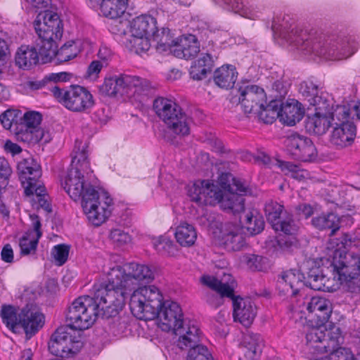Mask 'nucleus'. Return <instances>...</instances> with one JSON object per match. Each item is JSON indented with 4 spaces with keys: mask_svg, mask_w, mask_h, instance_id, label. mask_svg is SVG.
Instances as JSON below:
<instances>
[{
    "mask_svg": "<svg viewBox=\"0 0 360 360\" xmlns=\"http://www.w3.org/2000/svg\"><path fill=\"white\" fill-rule=\"evenodd\" d=\"M132 314L141 320H159L160 328L173 330L184 321L180 305L172 301L163 302V296L155 285L141 287L133 292L129 301Z\"/></svg>",
    "mask_w": 360,
    "mask_h": 360,
    "instance_id": "obj_1",
    "label": "nucleus"
},
{
    "mask_svg": "<svg viewBox=\"0 0 360 360\" xmlns=\"http://www.w3.org/2000/svg\"><path fill=\"white\" fill-rule=\"evenodd\" d=\"M86 143L76 140L72 151L71 167L68 169L61 184L70 197L77 201L84 200L86 194L96 190L85 180V175L91 172L88 160Z\"/></svg>",
    "mask_w": 360,
    "mask_h": 360,
    "instance_id": "obj_2",
    "label": "nucleus"
},
{
    "mask_svg": "<svg viewBox=\"0 0 360 360\" xmlns=\"http://www.w3.org/2000/svg\"><path fill=\"white\" fill-rule=\"evenodd\" d=\"M289 44L295 46L304 54H314L328 60H339L337 46L331 44V40L316 30L292 29L290 32L281 33Z\"/></svg>",
    "mask_w": 360,
    "mask_h": 360,
    "instance_id": "obj_3",
    "label": "nucleus"
},
{
    "mask_svg": "<svg viewBox=\"0 0 360 360\" xmlns=\"http://www.w3.org/2000/svg\"><path fill=\"white\" fill-rule=\"evenodd\" d=\"M112 268L108 275V281L105 283L94 286V300L98 304V310L102 319H109L115 316L122 309L126 300V295L129 292V288L124 286L122 278L117 276V283L112 276L115 273Z\"/></svg>",
    "mask_w": 360,
    "mask_h": 360,
    "instance_id": "obj_4",
    "label": "nucleus"
},
{
    "mask_svg": "<svg viewBox=\"0 0 360 360\" xmlns=\"http://www.w3.org/2000/svg\"><path fill=\"white\" fill-rule=\"evenodd\" d=\"M153 109L172 133L179 136L189 134L191 120L174 101L158 97L153 101Z\"/></svg>",
    "mask_w": 360,
    "mask_h": 360,
    "instance_id": "obj_5",
    "label": "nucleus"
},
{
    "mask_svg": "<svg viewBox=\"0 0 360 360\" xmlns=\"http://www.w3.org/2000/svg\"><path fill=\"white\" fill-rule=\"evenodd\" d=\"M50 91L58 103L72 112H88L95 105L91 92L79 85H71L67 89L55 85Z\"/></svg>",
    "mask_w": 360,
    "mask_h": 360,
    "instance_id": "obj_6",
    "label": "nucleus"
},
{
    "mask_svg": "<svg viewBox=\"0 0 360 360\" xmlns=\"http://www.w3.org/2000/svg\"><path fill=\"white\" fill-rule=\"evenodd\" d=\"M94 300L90 296H82L75 300L66 314L68 325L76 330L90 328L98 316H101Z\"/></svg>",
    "mask_w": 360,
    "mask_h": 360,
    "instance_id": "obj_7",
    "label": "nucleus"
},
{
    "mask_svg": "<svg viewBox=\"0 0 360 360\" xmlns=\"http://www.w3.org/2000/svg\"><path fill=\"white\" fill-rule=\"evenodd\" d=\"M150 89V84L146 79L125 74L106 78L100 86L101 93L109 96H114L118 94H147Z\"/></svg>",
    "mask_w": 360,
    "mask_h": 360,
    "instance_id": "obj_8",
    "label": "nucleus"
},
{
    "mask_svg": "<svg viewBox=\"0 0 360 360\" xmlns=\"http://www.w3.org/2000/svg\"><path fill=\"white\" fill-rule=\"evenodd\" d=\"M48 347L53 355L69 358L79 352L82 342L80 335H76V330L67 325L56 329L51 337Z\"/></svg>",
    "mask_w": 360,
    "mask_h": 360,
    "instance_id": "obj_9",
    "label": "nucleus"
},
{
    "mask_svg": "<svg viewBox=\"0 0 360 360\" xmlns=\"http://www.w3.org/2000/svg\"><path fill=\"white\" fill-rule=\"evenodd\" d=\"M115 274L112 276L115 278L117 283L119 276L124 286L131 290L136 291L139 289V287L141 282L150 283L154 279V273L152 269L147 265L139 264L136 262H128L122 266L117 265L112 267Z\"/></svg>",
    "mask_w": 360,
    "mask_h": 360,
    "instance_id": "obj_10",
    "label": "nucleus"
},
{
    "mask_svg": "<svg viewBox=\"0 0 360 360\" xmlns=\"http://www.w3.org/2000/svg\"><path fill=\"white\" fill-rule=\"evenodd\" d=\"M20 120L18 127L13 129L17 140L28 144H34L42 140L44 131L39 127L42 120L41 113L37 111L22 113L20 110Z\"/></svg>",
    "mask_w": 360,
    "mask_h": 360,
    "instance_id": "obj_11",
    "label": "nucleus"
},
{
    "mask_svg": "<svg viewBox=\"0 0 360 360\" xmlns=\"http://www.w3.org/2000/svg\"><path fill=\"white\" fill-rule=\"evenodd\" d=\"M17 172L26 195L30 196L34 192L40 193L42 191V185L39 181L41 176V167L32 157L24 158L19 161Z\"/></svg>",
    "mask_w": 360,
    "mask_h": 360,
    "instance_id": "obj_12",
    "label": "nucleus"
},
{
    "mask_svg": "<svg viewBox=\"0 0 360 360\" xmlns=\"http://www.w3.org/2000/svg\"><path fill=\"white\" fill-rule=\"evenodd\" d=\"M224 193L209 180H198L188 186V195L199 205H215L221 203Z\"/></svg>",
    "mask_w": 360,
    "mask_h": 360,
    "instance_id": "obj_13",
    "label": "nucleus"
},
{
    "mask_svg": "<svg viewBox=\"0 0 360 360\" xmlns=\"http://www.w3.org/2000/svg\"><path fill=\"white\" fill-rule=\"evenodd\" d=\"M229 279L226 282L218 280L210 276H203L202 283L214 292H207L205 296L206 302L214 308H218L224 304V298L233 300L234 296L235 281L231 276L228 274Z\"/></svg>",
    "mask_w": 360,
    "mask_h": 360,
    "instance_id": "obj_14",
    "label": "nucleus"
},
{
    "mask_svg": "<svg viewBox=\"0 0 360 360\" xmlns=\"http://www.w3.org/2000/svg\"><path fill=\"white\" fill-rule=\"evenodd\" d=\"M38 38L60 40L63 35V23L58 15L46 11L39 13L34 21Z\"/></svg>",
    "mask_w": 360,
    "mask_h": 360,
    "instance_id": "obj_15",
    "label": "nucleus"
},
{
    "mask_svg": "<svg viewBox=\"0 0 360 360\" xmlns=\"http://www.w3.org/2000/svg\"><path fill=\"white\" fill-rule=\"evenodd\" d=\"M335 253L332 263L333 271L341 281H351L360 275V256L353 252Z\"/></svg>",
    "mask_w": 360,
    "mask_h": 360,
    "instance_id": "obj_16",
    "label": "nucleus"
},
{
    "mask_svg": "<svg viewBox=\"0 0 360 360\" xmlns=\"http://www.w3.org/2000/svg\"><path fill=\"white\" fill-rule=\"evenodd\" d=\"M286 146L289 154L296 160L313 162L318 155L312 141L298 134H292L287 139Z\"/></svg>",
    "mask_w": 360,
    "mask_h": 360,
    "instance_id": "obj_17",
    "label": "nucleus"
},
{
    "mask_svg": "<svg viewBox=\"0 0 360 360\" xmlns=\"http://www.w3.org/2000/svg\"><path fill=\"white\" fill-rule=\"evenodd\" d=\"M238 101L245 114L254 115L263 108L266 95L263 89L256 85L240 86L238 89Z\"/></svg>",
    "mask_w": 360,
    "mask_h": 360,
    "instance_id": "obj_18",
    "label": "nucleus"
},
{
    "mask_svg": "<svg viewBox=\"0 0 360 360\" xmlns=\"http://www.w3.org/2000/svg\"><path fill=\"white\" fill-rule=\"evenodd\" d=\"M100 195L97 191L86 194L81 201L82 207L89 221L94 226L102 224L110 216L111 210L101 206Z\"/></svg>",
    "mask_w": 360,
    "mask_h": 360,
    "instance_id": "obj_19",
    "label": "nucleus"
},
{
    "mask_svg": "<svg viewBox=\"0 0 360 360\" xmlns=\"http://www.w3.org/2000/svg\"><path fill=\"white\" fill-rule=\"evenodd\" d=\"M20 323L27 339H30L44 325V315L33 305H26L20 312Z\"/></svg>",
    "mask_w": 360,
    "mask_h": 360,
    "instance_id": "obj_20",
    "label": "nucleus"
},
{
    "mask_svg": "<svg viewBox=\"0 0 360 360\" xmlns=\"http://www.w3.org/2000/svg\"><path fill=\"white\" fill-rule=\"evenodd\" d=\"M304 275L296 269H290L282 273L277 281V288L281 295L290 294L296 296L301 287L304 285Z\"/></svg>",
    "mask_w": 360,
    "mask_h": 360,
    "instance_id": "obj_21",
    "label": "nucleus"
},
{
    "mask_svg": "<svg viewBox=\"0 0 360 360\" xmlns=\"http://www.w3.org/2000/svg\"><path fill=\"white\" fill-rule=\"evenodd\" d=\"M233 316L235 321H238L245 327L250 326L256 316V307L250 299L240 296H233Z\"/></svg>",
    "mask_w": 360,
    "mask_h": 360,
    "instance_id": "obj_22",
    "label": "nucleus"
},
{
    "mask_svg": "<svg viewBox=\"0 0 360 360\" xmlns=\"http://www.w3.org/2000/svg\"><path fill=\"white\" fill-rule=\"evenodd\" d=\"M330 136V143L337 149L349 146L356 136V126L351 122L335 123Z\"/></svg>",
    "mask_w": 360,
    "mask_h": 360,
    "instance_id": "obj_23",
    "label": "nucleus"
},
{
    "mask_svg": "<svg viewBox=\"0 0 360 360\" xmlns=\"http://www.w3.org/2000/svg\"><path fill=\"white\" fill-rule=\"evenodd\" d=\"M174 333L179 336L177 346L181 349H186L191 345L200 342V329L191 321H184L180 326L173 330Z\"/></svg>",
    "mask_w": 360,
    "mask_h": 360,
    "instance_id": "obj_24",
    "label": "nucleus"
},
{
    "mask_svg": "<svg viewBox=\"0 0 360 360\" xmlns=\"http://www.w3.org/2000/svg\"><path fill=\"white\" fill-rule=\"evenodd\" d=\"M303 306L306 307L309 313L314 314L318 324L324 325L329 320L332 311L329 300L319 296H307L304 299Z\"/></svg>",
    "mask_w": 360,
    "mask_h": 360,
    "instance_id": "obj_25",
    "label": "nucleus"
},
{
    "mask_svg": "<svg viewBox=\"0 0 360 360\" xmlns=\"http://www.w3.org/2000/svg\"><path fill=\"white\" fill-rule=\"evenodd\" d=\"M200 51V44L195 37L189 35L178 39L173 46L172 53L177 58L189 60L195 57Z\"/></svg>",
    "mask_w": 360,
    "mask_h": 360,
    "instance_id": "obj_26",
    "label": "nucleus"
},
{
    "mask_svg": "<svg viewBox=\"0 0 360 360\" xmlns=\"http://www.w3.org/2000/svg\"><path fill=\"white\" fill-rule=\"evenodd\" d=\"M279 110L281 121L289 126H293L300 122L304 113L301 103L294 100L290 103H281L280 102Z\"/></svg>",
    "mask_w": 360,
    "mask_h": 360,
    "instance_id": "obj_27",
    "label": "nucleus"
},
{
    "mask_svg": "<svg viewBox=\"0 0 360 360\" xmlns=\"http://www.w3.org/2000/svg\"><path fill=\"white\" fill-rule=\"evenodd\" d=\"M158 30L156 20L149 15H141L132 21L131 33L136 36L152 37Z\"/></svg>",
    "mask_w": 360,
    "mask_h": 360,
    "instance_id": "obj_28",
    "label": "nucleus"
},
{
    "mask_svg": "<svg viewBox=\"0 0 360 360\" xmlns=\"http://www.w3.org/2000/svg\"><path fill=\"white\" fill-rule=\"evenodd\" d=\"M264 340L259 334H247L243 340V353L248 360H257L264 347Z\"/></svg>",
    "mask_w": 360,
    "mask_h": 360,
    "instance_id": "obj_29",
    "label": "nucleus"
},
{
    "mask_svg": "<svg viewBox=\"0 0 360 360\" xmlns=\"http://www.w3.org/2000/svg\"><path fill=\"white\" fill-rule=\"evenodd\" d=\"M217 4L226 6L227 8L236 13L249 19L255 20L258 17L253 5L248 0H213Z\"/></svg>",
    "mask_w": 360,
    "mask_h": 360,
    "instance_id": "obj_30",
    "label": "nucleus"
},
{
    "mask_svg": "<svg viewBox=\"0 0 360 360\" xmlns=\"http://www.w3.org/2000/svg\"><path fill=\"white\" fill-rule=\"evenodd\" d=\"M238 72L232 65H223L214 72L213 79L220 88L231 89L233 87L237 79Z\"/></svg>",
    "mask_w": 360,
    "mask_h": 360,
    "instance_id": "obj_31",
    "label": "nucleus"
},
{
    "mask_svg": "<svg viewBox=\"0 0 360 360\" xmlns=\"http://www.w3.org/2000/svg\"><path fill=\"white\" fill-rule=\"evenodd\" d=\"M39 59L38 53L32 46H21L15 57L16 65L23 70H29L36 65Z\"/></svg>",
    "mask_w": 360,
    "mask_h": 360,
    "instance_id": "obj_32",
    "label": "nucleus"
},
{
    "mask_svg": "<svg viewBox=\"0 0 360 360\" xmlns=\"http://www.w3.org/2000/svg\"><path fill=\"white\" fill-rule=\"evenodd\" d=\"M340 217L333 212L322 213L311 219V224L319 230H331L333 236L340 227Z\"/></svg>",
    "mask_w": 360,
    "mask_h": 360,
    "instance_id": "obj_33",
    "label": "nucleus"
},
{
    "mask_svg": "<svg viewBox=\"0 0 360 360\" xmlns=\"http://www.w3.org/2000/svg\"><path fill=\"white\" fill-rule=\"evenodd\" d=\"M244 193L229 191L224 193L220 203L222 210L233 214L240 213L245 210Z\"/></svg>",
    "mask_w": 360,
    "mask_h": 360,
    "instance_id": "obj_34",
    "label": "nucleus"
},
{
    "mask_svg": "<svg viewBox=\"0 0 360 360\" xmlns=\"http://www.w3.org/2000/svg\"><path fill=\"white\" fill-rule=\"evenodd\" d=\"M330 125V117L326 115L314 113L311 116H308L305 121L306 129L309 133L319 136L325 134Z\"/></svg>",
    "mask_w": 360,
    "mask_h": 360,
    "instance_id": "obj_35",
    "label": "nucleus"
},
{
    "mask_svg": "<svg viewBox=\"0 0 360 360\" xmlns=\"http://www.w3.org/2000/svg\"><path fill=\"white\" fill-rule=\"evenodd\" d=\"M57 41L38 38L35 44L32 45L43 63L51 61L56 55L58 47Z\"/></svg>",
    "mask_w": 360,
    "mask_h": 360,
    "instance_id": "obj_36",
    "label": "nucleus"
},
{
    "mask_svg": "<svg viewBox=\"0 0 360 360\" xmlns=\"http://www.w3.org/2000/svg\"><path fill=\"white\" fill-rule=\"evenodd\" d=\"M175 238L181 246L190 247L195 243L197 233L193 225L184 222L176 227Z\"/></svg>",
    "mask_w": 360,
    "mask_h": 360,
    "instance_id": "obj_37",
    "label": "nucleus"
},
{
    "mask_svg": "<svg viewBox=\"0 0 360 360\" xmlns=\"http://www.w3.org/2000/svg\"><path fill=\"white\" fill-rule=\"evenodd\" d=\"M128 0H103L101 10L103 14L112 19L124 14Z\"/></svg>",
    "mask_w": 360,
    "mask_h": 360,
    "instance_id": "obj_38",
    "label": "nucleus"
},
{
    "mask_svg": "<svg viewBox=\"0 0 360 360\" xmlns=\"http://www.w3.org/2000/svg\"><path fill=\"white\" fill-rule=\"evenodd\" d=\"M280 101L272 100L266 106L263 103V108L253 115H255L259 120L265 124H272L276 120L280 118Z\"/></svg>",
    "mask_w": 360,
    "mask_h": 360,
    "instance_id": "obj_39",
    "label": "nucleus"
},
{
    "mask_svg": "<svg viewBox=\"0 0 360 360\" xmlns=\"http://www.w3.org/2000/svg\"><path fill=\"white\" fill-rule=\"evenodd\" d=\"M244 223L248 231L251 235L259 234L264 228V218L256 210H252L245 214Z\"/></svg>",
    "mask_w": 360,
    "mask_h": 360,
    "instance_id": "obj_40",
    "label": "nucleus"
},
{
    "mask_svg": "<svg viewBox=\"0 0 360 360\" xmlns=\"http://www.w3.org/2000/svg\"><path fill=\"white\" fill-rule=\"evenodd\" d=\"M152 37L158 51L162 53L169 51L172 53L173 46L176 42L172 39L168 28H162L160 33L157 30Z\"/></svg>",
    "mask_w": 360,
    "mask_h": 360,
    "instance_id": "obj_41",
    "label": "nucleus"
},
{
    "mask_svg": "<svg viewBox=\"0 0 360 360\" xmlns=\"http://www.w3.org/2000/svg\"><path fill=\"white\" fill-rule=\"evenodd\" d=\"M272 228L276 232H282L285 235L292 236L297 232L299 226L294 220L292 215L285 212L283 217L275 223Z\"/></svg>",
    "mask_w": 360,
    "mask_h": 360,
    "instance_id": "obj_42",
    "label": "nucleus"
},
{
    "mask_svg": "<svg viewBox=\"0 0 360 360\" xmlns=\"http://www.w3.org/2000/svg\"><path fill=\"white\" fill-rule=\"evenodd\" d=\"M3 323L11 331L15 333L20 323V313L11 305H3L1 310Z\"/></svg>",
    "mask_w": 360,
    "mask_h": 360,
    "instance_id": "obj_43",
    "label": "nucleus"
},
{
    "mask_svg": "<svg viewBox=\"0 0 360 360\" xmlns=\"http://www.w3.org/2000/svg\"><path fill=\"white\" fill-rule=\"evenodd\" d=\"M127 46L131 52L136 54L141 55L146 53L150 47L149 37L132 34L127 41Z\"/></svg>",
    "mask_w": 360,
    "mask_h": 360,
    "instance_id": "obj_44",
    "label": "nucleus"
},
{
    "mask_svg": "<svg viewBox=\"0 0 360 360\" xmlns=\"http://www.w3.org/2000/svg\"><path fill=\"white\" fill-rule=\"evenodd\" d=\"M39 239L34 236V231H27L20 239L19 246L22 255L34 254Z\"/></svg>",
    "mask_w": 360,
    "mask_h": 360,
    "instance_id": "obj_45",
    "label": "nucleus"
},
{
    "mask_svg": "<svg viewBox=\"0 0 360 360\" xmlns=\"http://www.w3.org/2000/svg\"><path fill=\"white\" fill-rule=\"evenodd\" d=\"M219 183L223 188L229 191L245 193V186L233 177L230 173H222L219 177Z\"/></svg>",
    "mask_w": 360,
    "mask_h": 360,
    "instance_id": "obj_46",
    "label": "nucleus"
},
{
    "mask_svg": "<svg viewBox=\"0 0 360 360\" xmlns=\"http://www.w3.org/2000/svg\"><path fill=\"white\" fill-rule=\"evenodd\" d=\"M284 206L276 201L269 200L266 202L264 207V212L267 221L273 226L280 219L283 213Z\"/></svg>",
    "mask_w": 360,
    "mask_h": 360,
    "instance_id": "obj_47",
    "label": "nucleus"
},
{
    "mask_svg": "<svg viewBox=\"0 0 360 360\" xmlns=\"http://www.w3.org/2000/svg\"><path fill=\"white\" fill-rule=\"evenodd\" d=\"M20 119V110L18 109H8L0 115V122L3 127L13 131L18 127Z\"/></svg>",
    "mask_w": 360,
    "mask_h": 360,
    "instance_id": "obj_48",
    "label": "nucleus"
},
{
    "mask_svg": "<svg viewBox=\"0 0 360 360\" xmlns=\"http://www.w3.org/2000/svg\"><path fill=\"white\" fill-rule=\"evenodd\" d=\"M226 247L233 251L240 250L245 244V238L238 231H231L222 237Z\"/></svg>",
    "mask_w": 360,
    "mask_h": 360,
    "instance_id": "obj_49",
    "label": "nucleus"
},
{
    "mask_svg": "<svg viewBox=\"0 0 360 360\" xmlns=\"http://www.w3.org/2000/svg\"><path fill=\"white\" fill-rule=\"evenodd\" d=\"M326 277L321 274L317 268L311 269L307 275L304 285L314 290H324Z\"/></svg>",
    "mask_w": 360,
    "mask_h": 360,
    "instance_id": "obj_50",
    "label": "nucleus"
},
{
    "mask_svg": "<svg viewBox=\"0 0 360 360\" xmlns=\"http://www.w3.org/2000/svg\"><path fill=\"white\" fill-rule=\"evenodd\" d=\"M332 100L329 99L328 96L321 94L319 95V93L313 98H310L309 105L315 107V113L318 115H328L331 110Z\"/></svg>",
    "mask_w": 360,
    "mask_h": 360,
    "instance_id": "obj_51",
    "label": "nucleus"
},
{
    "mask_svg": "<svg viewBox=\"0 0 360 360\" xmlns=\"http://www.w3.org/2000/svg\"><path fill=\"white\" fill-rule=\"evenodd\" d=\"M77 56V49L74 41H68L60 47V49L56 51L57 60L59 63L67 62L73 59Z\"/></svg>",
    "mask_w": 360,
    "mask_h": 360,
    "instance_id": "obj_52",
    "label": "nucleus"
},
{
    "mask_svg": "<svg viewBox=\"0 0 360 360\" xmlns=\"http://www.w3.org/2000/svg\"><path fill=\"white\" fill-rule=\"evenodd\" d=\"M189 350L186 360H212L207 348L200 342L188 347Z\"/></svg>",
    "mask_w": 360,
    "mask_h": 360,
    "instance_id": "obj_53",
    "label": "nucleus"
},
{
    "mask_svg": "<svg viewBox=\"0 0 360 360\" xmlns=\"http://www.w3.org/2000/svg\"><path fill=\"white\" fill-rule=\"evenodd\" d=\"M12 174V169L4 157H0V198L8 185L9 177Z\"/></svg>",
    "mask_w": 360,
    "mask_h": 360,
    "instance_id": "obj_54",
    "label": "nucleus"
},
{
    "mask_svg": "<svg viewBox=\"0 0 360 360\" xmlns=\"http://www.w3.org/2000/svg\"><path fill=\"white\" fill-rule=\"evenodd\" d=\"M351 109L347 105H338L334 108L333 106L328 114L330 122L337 120L340 123L349 122L348 120L350 117Z\"/></svg>",
    "mask_w": 360,
    "mask_h": 360,
    "instance_id": "obj_55",
    "label": "nucleus"
},
{
    "mask_svg": "<svg viewBox=\"0 0 360 360\" xmlns=\"http://www.w3.org/2000/svg\"><path fill=\"white\" fill-rule=\"evenodd\" d=\"M110 240L117 246H122L131 242L130 235L122 229H113L110 233Z\"/></svg>",
    "mask_w": 360,
    "mask_h": 360,
    "instance_id": "obj_56",
    "label": "nucleus"
},
{
    "mask_svg": "<svg viewBox=\"0 0 360 360\" xmlns=\"http://www.w3.org/2000/svg\"><path fill=\"white\" fill-rule=\"evenodd\" d=\"M300 93L309 102L310 98H313L318 93V86L311 81H304L300 84Z\"/></svg>",
    "mask_w": 360,
    "mask_h": 360,
    "instance_id": "obj_57",
    "label": "nucleus"
},
{
    "mask_svg": "<svg viewBox=\"0 0 360 360\" xmlns=\"http://www.w3.org/2000/svg\"><path fill=\"white\" fill-rule=\"evenodd\" d=\"M278 165L282 171L291 173V176L299 180L304 179V171L300 170L298 166L290 162L279 161Z\"/></svg>",
    "mask_w": 360,
    "mask_h": 360,
    "instance_id": "obj_58",
    "label": "nucleus"
},
{
    "mask_svg": "<svg viewBox=\"0 0 360 360\" xmlns=\"http://www.w3.org/2000/svg\"><path fill=\"white\" fill-rule=\"evenodd\" d=\"M69 246L60 244L55 246L52 250V255L58 266L65 263L69 255Z\"/></svg>",
    "mask_w": 360,
    "mask_h": 360,
    "instance_id": "obj_59",
    "label": "nucleus"
},
{
    "mask_svg": "<svg viewBox=\"0 0 360 360\" xmlns=\"http://www.w3.org/2000/svg\"><path fill=\"white\" fill-rule=\"evenodd\" d=\"M155 248L160 253L169 256L174 255L176 251V246L173 242L167 238L160 239L155 245Z\"/></svg>",
    "mask_w": 360,
    "mask_h": 360,
    "instance_id": "obj_60",
    "label": "nucleus"
},
{
    "mask_svg": "<svg viewBox=\"0 0 360 360\" xmlns=\"http://www.w3.org/2000/svg\"><path fill=\"white\" fill-rule=\"evenodd\" d=\"M351 349L347 347H339L328 356V360H355Z\"/></svg>",
    "mask_w": 360,
    "mask_h": 360,
    "instance_id": "obj_61",
    "label": "nucleus"
},
{
    "mask_svg": "<svg viewBox=\"0 0 360 360\" xmlns=\"http://www.w3.org/2000/svg\"><path fill=\"white\" fill-rule=\"evenodd\" d=\"M264 258L257 255H247L244 256V262L251 271H261Z\"/></svg>",
    "mask_w": 360,
    "mask_h": 360,
    "instance_id": "obj_62",
    "label": "nucleus"
},
{
    "mask_svg": "<svg viewBox=\"0 0 360 360\" xmlns=\"http://www.w3.org/2000/svg\"><path fill=\"white\" fill-rule=\"evenodd\" d=\"M211 71L206 69V68H202L201 65L193 63L191 66L189 74L192 79L195 80H201L207 77V73Z\"/></svg>",
    "mask_w": 360,
    "mask_h": 360,
    "instance_id": "obj_63",
    "label": "nucleus"
},
{
    "mask_svg": "<svg viewBox=\"0 0 360 360\" xmlns=\"http://www.w3.org/2000/svg\"><path fill=\"white\" fill-rule=\"evenodd\" d=\"M325 338V333L318 328H313L306 335L308 342H321Z\"/></svg>",
    "mask_w": 360,
    "mask_h": 360,
    "instance_id": "obj_64",
    "label": "nucleus"
}]
</instances>
